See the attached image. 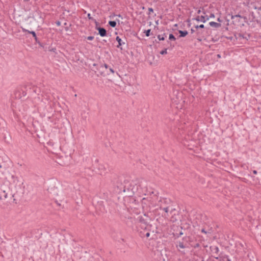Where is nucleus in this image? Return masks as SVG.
<instances>
[{
  "mask_svg": "<svg viewBox=\"0 0 261 261\" xmlns=\"http://www.w3.org/2000/svg\"><path fill=\"white\" fill-rule=\"evenodd\" d=\"M22 31L23 32H28V33L31 34L34 37V38L36 40L37 39V36L36 35V33L34 31H29L28 30H27L26 29H22Z\"/></svg>",
  "mask_w": 261,
  "mask_h": 261,
  "instance_id": "obj_4",
  "label": "nucleus"
},
{
  "mask_svg": "<svg viewBox=\"0 0 261 261\" xmlns=\"http://www.w3.org/2000/svg\"><path fill=\"white\" fill-rule=\"evenodd\" d=\"M158 38L160 40H164L165 39V38H164L163 36H161V35H158Z\"/></svg>",
  "mask_w": 261,
  "mask_h": 261,
  "instance_id": "obj_12",
  "label": "nucleus"
},
{
  "mask_svg": "<svg viewBox=\"0 0 261 261\" xmlns=\"http://www.w3.org/2000/svg\"><path fill=\"white\" fill-rule=\"evenodd\" d=\"M116 40L118 41V43H119V45L117 46L118 47H119L120 45H121V39L119 37H116Z\"/></svg>",
  "mask_w": 261,
  "mask_h": 261,
  "instance_id": "obj_8",
  "label": "nucleus"
},
{
  "mask_svg": "<svg viewBox=\"0 0 261 261\" xmlns=\"http://www.w3.org/2000/svg\"><path fill=\"white\" fill-rule=\"evenodd\" d=\"M202 232H203L204 233H206V232L203 229L202 230Z\"/></svg>",
  "mask_w": 261,
  "mask_h": 261,
  "instance_id": "obj_21",
  "label": "nucleus"
},
{
  "mask_svg": "<svg viewBox=\"0 0 261 261\" xmlns=\"http://www.w3.org/2000/svg\"><path fill=\"white\" fill-rule=\"evenodd\" d=\"M253 172L255 174H257V171L256 170H254Z\"/></svg>",
  "mask_w": 261,
  "mask_h": 261,
  "instance_id": "obj_20",
  "label": "nucleus"
},
{
  "mask_svg": "<svg viewBox=\"0 0 261 261\" xmlns=\"http://www.w3.org/2000/svg\"><path fill=\"white\" fill-rule=\"evenodd\" d=\"M109 25L112 27H115L116 25V22L114 21H110L109 22Z\"/></svg>",
  "mask_w": 261,
  "mask_h": 261,
  "instance_id": "obj_7",
  "label": "nucleus"
},
{
  "mask_svg": "<svg viewBox=\"0 0 261 261\" xmlns=\"http://www.w3.org/2000/svg\"><path fill=\"white\" fill-rule=\"evenodd\" d=\"M57 24H58V25H59L60 24V23L59 22H58L57 23Z\"/></svg>",
  "mask_w": 261,
  "mask_h": 261,
  "instance_id": "obj_22",
  "label": "nucleus"
},
{
  "mask_svg": "<svg viewBox=\"0 0 261 261\" xmlns=\"http://www.w3.org/2000/svg\"><path fill=\"white\" fill-rule=\"evenodd\" d=\"M164 211H165L166 213H167L168 211V208L167 207L164 208Z\"/></svg>",
  "mask_w": 261,
  "mask_h": 261,
  "instance_id": "obj_16",
  "label": "nucleus"
},
{
  "mask_svg": "<svg viewBox=\"0 0 261 261\" xmlns=\"http://www.w3.org/2000/svg\"><path fill=\"white\" fill-rule=\"evenodd\" d=\"M11 178L12 179V182L14 184H17L19 182V178L18 176L15 175H12Z\"/></svg>",
  "mask_w": 261,
  "mask_h": 261,
  "instance_id": "obj_3",
  "label": "nucleus"
},
{
  "mask_svg": "<svg viewBox=\"0 0 261 261\" xmlns=\"http://www.w3.org/2000/svg\"><path fill=\"white\" fill-rule=\"evenodd\" d=\"M149 234L148 233L147 234V236H149Z\"/></svg>",
  "mask_w": 261,
  "mask_h": 261,
  "instance_id": "obj_23",
  "label": "nucleus"
},
{
  "mask_svg": "<svg viewBox=\"0 0 261 261\" xmlns=\"http://www.w3.org/2000/svg\"><path fill=\"white\" fill-rule=\"evenodd\" d=\"M209 17V18H210V17H211V18H214V17H215V15H214V14H211V15H210V17Z\"/></svg>",
  "mask_w": 261,
  "mask_h": 261,
  "instance_id": "obj_17",
  "label": "nucleus"
},
{
  "mask_svg": "<svg viewBox=\"0 0 261 261\" xmlns=\"http://www.w3.org/2000/svg\"><path fill=\"white\" fill-rule=\"evenodd\" d=\"M150 29L145 31V33L146 36L147 37L149 36L150 35Z\"/></svg>",
  "mask_w": 261,
  "mask_h": 261,
  "instance_id": "obj_10",
  "label": "nucleus"
},
{
  "mask_svg": "<svg viewBox=\"0 0 261 261\" xmlns=\"http://www.w3.org/2000/svg\"><path fill=\"white\" fill-rule=\"evenodd\" d=\"M87 38L89 40H92L94 39V37L93 36H88Z\"/></svg>",
  "mask_w": 261,
  "mask_h": 261,
  "instance_id": "obj_13",
  "label": "nucleus"
},
{
  "mask_svg": "<svg viewBox=\"0 0 261 261\" xmlns=\"http://www.w3.org/2000/svg\"><path fill=\"white\" fill-rule=\"evenodd\" d=\"M210 25L212 27L215 28H219L220 27L221 24L220 23H218L217 22H215L214 21H211L209 23Z\"/></svg>",
  "mask_w": 261,
  "mask_h": 261,
  "instance_id": "obj_5",
  "label": "nucleus"
},
{
  "mask_svg": "<svg viewBox=\"0 0 261 261\" xmlns=\"http://www.w3.org/2000/svg\"><path fill=\"white\" fill-rule=\"evenodd\" d=\"M199 28H204V25L203 24H200L199 26H198ZM197 28H198V27H197Z\"/></svg>",
  "mask_w": 261,
  "mask_h": 261,
  "instance_id": "obj_18",
  "label": "nucleus"
},
{
  "mask_svg": "<svg viewBox=\"0 0 261 261\" xmlns=\"http://www.w3.org/2000/svg\"><path fill=\"white\" fill-rule=\"evenodd\" d=\"M24 1L28 2L29 0H24Z\"/></svg>",
  "mask_w": 261,
  "mask_h": 261,
  "instance_id": "obj_24",
  "label": "nucleus"
},
{
  "mask_svg": "<svg viewBox=\"0 0 261 261\" xmlns=\"http://www.w3.org/2000/svg\"><path fill=\"white\" fill-rule=\"evenodd\" d=\"M179 33L180 34V37H185L188 34V32L186 31H179Z\"/></svg>",
  "mask_w": 261,
  "mask_h": 261,
  "instance_id": "obj_6",
  "label": "nucleus"
},
{
  "mask_svg": "<svg viewBox=\"0 0 261 261\" xmlns=\"http://www.w3.org/2000/svg\"><path fill=\"white\" fill-rule=\"evenodd\" d=\"M169 39L170 40H175V37L172 34H170L169 35Z\"/></svg>",
  "mask_w": 261,
  "mask_h": 261,
  "instance_id": "obj_9",
  "label": "nucleus"
},
{
  "mask_svg": "<svg viewBox=\"0 0 261 261\" xmlns=\"http://www.w3.org/2000/svg\"><path fill=\"white\" fill-rule=\"evenodd\" d=\"M103 66L106 69L108 68V65L107 64H105Z\"/></svg>",
  "mask_w": 261,
  "mask_h": 261,
  "instance_id": "obj_19",
  "label": "nucleus"
},
{
  "mask_svg": "<svg viewBox=\"0 0 261 261\" xmlns=\"http://www.w3.org/2000/svg\"><path fill=\"white\" fill-rule=\"evenodd\" d=\"M179 247L180 248H184L185 247H184V245H183V244H182V243H180V244H179Z\"/></svg>",
  "mask_w": 261,
  "mask_h": 261,
  "instance_id": "obj_14",
  "label": "nucleus"
},
{
  "mask_svg": "<svg viewBox=\"0 0 261 261\" xmlns=\"http://www.w3.org/2000/svg\"><path fill=\"white\" fill-rule=\"evenodd\" d=\"M109 70H110V72H111L112 73H114V70H113L112 68H109Z\"/></svg>",
  "mask_w": 261,
  "mask_h": 261,
  "instance_id": "obj_15",
  "label": "nucleus"
},
{
  "mask_svg": "<svg viewBox=\"0 0 261 261\" xmlns=\"http://www.w3.org/2000/svg\"><path fill=\"white\" fill-rule=\"evenodd\" d=\"M1 167H2V166H1V165H0V168H1Z\"/></svg>",
  "mask_w": 261,
  "mask_h": 261,
  "instance_id": "obj_25",
  "label": "nucleus"
},
{
  "mask_svg": "<svg viewBox=\"0 0 261 261\" xmlns=\"http://www.w3.org/2000/svg\"><path fill=\"white\" fill-rule=\"evenodd\" d=\"M167 49H165L163 50H162L161 52H160V54L161 55H165V54H167Z\"/></svg>",
  "mask_w": 261,
  "mask_h": 261,
  "instance_id": "obj_11",
  "label": "nucleus"
},
{
  "mask_svg": "<svg viewBox=\"0 0 261 261\" xmlns=\"http://www.w3.org/2000/svg\"><path fill=\"white\" fill-rule=\"evenodd\" d=\"M208 19H209V17L206 15L198 16V18H197V20L198 21H200L203 22H205L206 21L208 20Z\"/></svg>",
  "mask_w": 261,
  "mask_h": 261,
  "instance_id": "obj_1",
  "label": "nucleus"
},
{
  "mask_svg": "<svg viewBox=\"0 0 261 261\" xmlns=\"http://www.w3.org/2000/svg\"><path fill=\"white\" fill-rule=\"evenodd\" d=\"M97 30H98L99 35L101 37H104L106 35V34H107L106 30L105 29L101 28H98L97 29Z\"/></svg>",
  "mask_w": 261,
  "mask_h": 261,
  "instance_id": "obj_2",
  "label": "nucleus"
}]
</instances>
